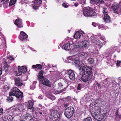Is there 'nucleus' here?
Instances as JSON below:
<instances>
[{
    "mask_svg": "<svg viewBox=\"0 0 121 121\" xmlns=\"http://www.w3.org/2000/svg\"><path fill=\"white\" fill-rule=\"evenodd\" d=\"M91 115L94 119L99 121L101 120L105 116V114L104 111H102L100 113L96 114L92 113Z\"/></svg>",
    "mask_w": 121,
    "mask_h": 121,
    "instance_id": "nucleus-7",
    "label": "nucleus"
},
{
    "mask_svg": "<svg viewBox=\"0 0 121 121\" xmlns=\"http://www.w3.org/2000/svg\"><path fill=\"white\" fill-rule=\"evenodd\" d=\"M50 121H57L60 118V115L58 111L52 108L50 110Z\"/></svg>",
    "mask_w": 121,
    "mask_h": 121,
    "instance_id": "nucleus-3",
    "label": "nucleus"
},
{
    "mask_svg": "<svg viewBox=\"0 0 121 121\" xmlns=\"http://www.w3.org/2000/svg\"><path fill=\"white\" fill-rule=\"evenodd\" d=\"M62 5L63 7L65 8H66L68 7L67 5L65 3H63L62 4Z\"/></svg>",
    "mask_w": 121,
    "mask_h": 121,
    "instance_id": "nucleus-52",
    "label": "nucleus"
},
{
    "mask_svg": "<svg viewBox=\"0 0 121 121\" xmlns=\"http://www.w3.org/2000/svg\"><path fill=\"white\" fill-rule=\"evenodd\" d=\"M68 105H69V104H65L64 105V107H65L66 108V107H68Z\"/></svg>",
    "mask_w": 121,
    "mask_h": 121,
    "instance_id": "nucleus-56",
    "label": "nucleus"
},
{
    "mask_svg": "<svg viewBox=\"0 0 121 121\" xmlns=\"http://www.w3.org/2000/svg\"><path fill=\"white\" fill-rule=\"evenodd\" d=\"M88 55V54L87 53L85 52H82L78 54V56L83 59L87 58Z\"/></svg>",
    "mask_w": 121,
    "mask_h": 121,
    "instance_id": "nucleus-19",
    "label": "nucleus"
},
{
    "mask_svg": "<svg viewBox=\"0 0 121 121\" xmlns=\"http://www.w3.org/2000/svg\"><path fill=\"white\" fill-rule=\"evenodd\" d=\"M27 109L28 110V109H30V110H31L32 111V112H33L34 113L35 112V108H34L33 107V106L32 107V108H27Z\"/></svg>",
    "mask_w": 121,
    "mask_h": 121,
    "instance_id": "nucleus-44",
    "label": "nucleus"
},
{
    "mask_svg": "<svg viewBox=\"0 0 121 121\" xmlns=\"http://www.w3.org/2000/svg\"><path fill=\"white\" fill-rule=\"evenodd\" d=\"M79 43L81 45L82 44L83 47H86L88 46V42L86 40L83 41L81 42H79Z\"/></svg>",
    "mask_w": 121,
    "mask_h": 121,
    "instance_id": "nucleus-26",
    "label": "nucleus"
},
{
    "mask_svg": "<svg viewBox=\"0 0 121 121\" xmlns=\"http://www.w3.org/2000/svg\"><path fill=\"white\" fill-rule=\"evenodd\" d=\"M83 13L86 17H94L97 16L94 10L89 7L84 8Z\"/></svg>",
    "mask_w": 121,
    "mask_h": 121,
    "instance_id": "nucleus-2",
    "label": "nucleus"
},
{
    "mask_svg": "<svg viewBox=\"0 0 121 121\" xmlns=\"http://www.w3.org/2000/svg\"><path fill=\"white\" fill-rule=\"evenodd\" d=\"M13 59V58L11 56L10 57H7L6 58V59H7L8 60H10H10H12Z\"/></svg>",
    "mask_w": 121,
    "mask_h": 121,
    "instance_id": "nucleus-53",
    "label": "nucleus"
},
{
    "mask_svg": "<svg viewBox=\"0 0 121 121\" xmlns=\"http://www.w3.org/2000/svg\"><path fill=\"white\" fill-rule=\"evenodd\" d=\"M9 95L16 96L18 99H22L23 97V93L16 87H13L10 91Z\"/></svg>",
    "mask_w": 121,
    "mask_h": 121,
    "instance_id": "nucleus-4",
    "label": "nucleus"
},
{
    "mask_svg": "<svg viewBox=\"0 0 121 121\" xmlns=\"http://www.w3.org/2000/svg\"><path fill=\"white\" fill-rule=\"evenodd\" d=\"M34 101L33 99L30 100L28 102V104L27 106V108H32L34 105Z\"/></svg>",
    "mask_w": 121,
    "mask_h": 121,
    "instance_id": "nucleus-25",
    "label": "nucleus"
},
{
    "mask_svg": "<svg viewBox=\"0 0 121 121\" xmlns=\"http://www.w3.org/2000/svg\"><path fill=\"white\" fill-rule=\"evenodd\" d=\"M3 113H1V112H0V115H2V114Z\"/></svg>",
    "mask_w": 121,
    "mask_h": 121,
    "instance_id": "nucleus-62",
    "label": "nucleus"
},
{
    "mask_svg": "<svg viewBox=\"0 0 121 121\" xmlns=\"http://www.w3.org/2000/svg\"><path fill=\"white\" fill-rule=\"evenodd\" d=\"M7 61H6L4 62V65L6 67L8 68V64L7 63Z\"/></svg>",
    "mask_w": 121,
    "mask_h": 121,
    "instance_id": "nucleus-51",
    "label": "nucleus"
},
{
    "mask_svg": "<svg viewBox=\"0 0 121 121\" xmlns=\"http://www.w3.org/2000/svg\"><path fill=\"white\" fill-rule=\"evenodd\" d=\"M103 9V10L102 12L104 15H107L108 14V12L107 8H106L104 7Z\"/></svg>",
    "mask_w": 121,
    "mask_h": 121,
    "instance_id": "nucleus-34",
    "label": "nucleus"
},
{
    "mask_svg": "<svg viewBox=\"0 0 121 121\" xmlns=\"http://www.w3.org/2000/svg\"><path fill=\"white\" fill-rule=\"evenodd\" d=\"M88 62L90 64H93L94 63L93 60L91 58H90L87 60Z\"/></svg>",
    "mask_w": 121,
    "mask_h": 121,
    "instance_id": "nucleus-35",
    "label": "nucleus"
},
{
    "mask_svg": "<svg viewBox=\"0 0 121 121\" xmlns=\"http://www.w3.org/2000/svg\"><path fill=\"white\" fill-rule=\"evenodd\" d=\"M97 26L98 27L99 29L102 28V29H103V27L104 25L103 24H101L99 25H97Z\"/></svg>",
    "mask_w": 121,
    "mask_h": 121,
    "instance_id": "nucleus-43",
    "label": "nucleus"
},
{
    "mask_svg": "<svg viewBox=\"0 0 121 121\" xmlns=\"http://www.w3.org/2000/svg\"><path fill=\"white\" fill-rule=\"evenodd\" d=\"M62 92V91H55L54 94H59L61 93Z\"/></svg>",
    "mask_w": 121,
    "mask_h": 121,
    "instance_id": "nucleus-48",
    "label": "nucleus"
},
{
    "mask_svg": "<svg viewBox=\"0 0 121 121\" xmlns=\"http://www.w3.org/2000/svg\"><path fill=\"white\" fill-rule=\"evenodd\" d=\"M9 0H2L1 1L2 4H5L9 2Z\"/></svg>",
    "mask_w": 121,
    "mask_h": 121,
    "instance_id": "nucleus-39",
    "label": "nucleus"
},
{
    "mask_svg": "<svg viewBox=\"0 0 121 121\" xmlns=\"http://www.w3.org/2000/svg\"><path fill=\"white\" fill-rule=\"evenodd\" d=\"M24 109L23 105L21 104H18L16 106L15 109V111H21Z\"/></svg>",
    "mask_w": 121,
    "mask_h": 121,
    "instance_id": "nucleus-20",
    "label": "nucleus"
},
{
    "mask_svg": "<svg viewBox=\"0 0 121 121\" xmlns=\"http://www.w3.org/2000/svg\"><path fill=\"white\" fill-rule=\"evenodd\" d=\"M94 4H103L104 3V1L103 0H91Z\"/></svg>",
    "mask_w": 121,
    "mask_h": 121,
    "instance_id": "nucleus-24",
    "label": "nucleus"
},
{
    "mask_svg": "<svg viewBox=\"0 0 121 121\" xmlns=\"http://www.w3.org/2000/svg\"><path fill=\"white\" fill-rule=\"evenodd\" d=\"M15 84L17 86H20L23 85V83L19 78H17L15 81Z\"/></svg>",
    "mask_w": 121,
    "mask_h": 121,
    "instance_id": "nucleus-18",
    "label": "nucleus"
},
{
    "mask_svg": "<svg viewBox=\"0 0 121 121\" xmlns=\"http://www.w3.org/2000/svg\"><path fill=\"white\" fill-rule=\"evenodd\" d=\"M0 111L1 113H3V108H1L0 109Z\"/></svg>",
    "mask_w": 121,
    "mask_h": 121,
    "instance_id": "nucleus-57",
    "label": "nucleus"
},
{
    "mask_svg": "<svg viewBox=\"0 0 121 121\" xmlns=\"http://www.w3.org/2000/svg\"><path fill=\"white\" fill-rule=\"evenodd\" d=\"M50 91L52 93L54 94V93L55 91V89L53 88H51L50 90Z\"/></svg>",
    "mask_w": 121,
    "mask_h": 121,
    "instance_id": "nucleus-46",
    "label": "nucleus"
},
{
    "mask_svg": "<svg viewBox=\"0 0 121 121\" xmlns=\"http://www.w3.org/2000/svg\"><path fill=\"white\" fill-rule=\"evenodd\" d=\"M79 1L81 4H83L86 3V0H79Z\"/></svg>",
    "mask_w": 121,
    "mask_h": 121,
    "instance_id": "nucleus-41",
    "label": "nucleus"
},
{
    "mask_svg": "<svg viewBox=\"0 0 121 121\" xmlns=\"http://www.w3.org/2000/svg\"><path fill=\"white\" fill-rule=\"evenodd\" d=\"M90 109L91 113H95L96 114L101 113V112L103 111L102 110H101L100 107L97 106L94 107H91Z\"/></svg>",
    "mask_w": 121,
    "mask_h": 121,
    "instance_id": "nucleus-11",
    "label": "nucleus"
},
{
    "mask_svg": "<svg viewBox=\"0 0 121 121\" xmlns=\"http://www.w3.org/2000/svg\"><path fill=\"white\" fill-rule=\"evenodd\" d=\"M75 45L74 43L70 44L67 43L64 45L63 48L66 50H73L75 49Z\"/></svg>",
    "mask_w": 121,
    "mask_h": 121,
    "instance_id": "nucleus-9",
    "label": "nucleus"
},
{
    "mask_svg": "<svg viewBox=\"0 0 121 121\" xmlns=\"http://www.w3.org/2000/svg\"><path fill=\"white\" fill-rule=\"evenodd\" d=\"M103 29L106 30L107 29H108V27L107 26H104Z\"/></svg>",
    "mask_w": 121,
    "mask_h": 121,
    "instance_id": "nucleus-55",
    "label": "nucleus"
},
{
    "mask_svg": "<svg viewBox=\"0 0 121 121\" xmlns=\"http://www.w3.org/2000/svg\"><path fill=\"white\" fill-rule=\"evenodd\" d=\"M20 121H26L24 120H21Z\"/></svg>",
    "mask_w": 121,
    "mask_h": 121,
    "instance_id": "nucleus-64",
    "label": "nucleus"
},
{
    "mask_svg": "<svg viewBox=\"0 0 121 121\" xmlns=\"http://www.w3.org/2000/svg\"><path fill=\"white\" fill-rule=\"evenodd\" d=\"M70 97H67L66 98H65V100L66 101H68L70 99Z\"/></svg>",
    "mask_w": 121,
    "mask_h": 121,
    "instance_id": "nucleus-50",
    "label": "nucleus"
},
{
    "mask_svg": "<svg viewBox=\"0 0 121 121\" xmlns=\"http://www.w3.org/2000/svg\"><path fill=\"white\" fill-rule=\"evenodd\" d=\"M92 25L94 27H96L97 25L96 24L95 22H93L92 23Z\"/></svg>",
    "mask_w": 121,
    "mask_h": 121,
    "instance_id": "nucleus-54",
    "label": "nucleus"
},
{
    "mask_svg": "<svg viewBox=\"0 0 121 121\" xmlns=\"http://www.w3.org/2000/svg\"><path fill=\"white\" fill-rule=\"evenodd\" d=\"M60 86H63V85L62 84H60Z\"/></svg>",
    "mask_w": 121,
    "mask_h": 121,
    "instance_id": "nucleus-63",
    "label": "nucleus"
},
{
    "mask_svg": "<svg viewBox=\"0 0 121 121\" xmlns=\"http://www.w3.org/2000/svg\"><path fill=\"white\" fill-rule=\"evenodd\" d=\"M75 48H82V44L81 45L79 43V42L77 43L76 45H75Z\"/></svg>",
    "mask_w": 121,
    "mask_h": 121,
    "instance_id": "nucleus-37",
    "label": "nucleus"
},
{
    "mask_svg": "<svg viewBox=\"0 0 121 121\" xmlns=\"http://www.w3.org/2000/svg\"><path fill=\"white\" fill-rule=\"evenodd\" d=\"M35 85L33 84V86H30V88L32 90H34L35 88Z\"/></svg>",
    "mask_w": 121,
    "mask_h": 121,
    "instance_id": "nucleus-49",
    "label": "nucleus"
},
{
    "mask_svg": "<svg viewBox=\"0 0 121 121\" xmlns=\"http://www.w3.org/2000/svg\"><path fill=\"white\" fill-rule=\"evenodd\" d=\"M44 76H41L39 79L40 81L41 82L42 84L49 87H51V85L50 84L49 81L47 78L44 79Z\"/></svg>",
    "mask_w": 121,
    "mask_h": 121,
    "instance_id": "nucleus-13",
    "label": "nucleus"
},
{
    "mask_svg": "<svg viewBox=\"0 0 121 121\" xmlns=\"http://www.w3.org/2000/svg\"><path fill=\"white\" fill-rule=\"evenodd\" d=\"M90 96L88 94H86L84 97H83L81 100L80 101V103L82 104H83L86 102L88 99H89Z\"/></svg>",
    "mask_w": 121,
    "mask_h": 121,
    "instance_id": "nucleus-21",
    "label": "nucleus"
},
{
    "mask_svg": "<svg viewBox=\"0 0 121 121\" xmlns=\"http://www.w3.org/2000/svg\"><path fill=\"white\" fill-rule=\"evenodd\" d=\"M17 0H10V2L8 3H9V6H11L14 4L16 3Z\"/></svg>",
    "mask_w": 121,
    "mask_h": 121,
    "instance_id": "nucleus-32",
    "label": "nucleus"
},
{
    "mask_svg": "<svg viewBox=\"0 0 121 121\" xmlns=\"http://www.w3.org/2000/svg\"><path fill=\"white\" fill-rule=\"evenodd\" d=\"M119 6L120 10L119 11L118 10V5L117 4L112 5L111 7L114 10L115 13L118 14L119 12L121 13V0L119 4Z\"/></svg>",
    "mask_w": 121,
    "mask_h": 121,
    "instance_id": "nucleus-12",
    "label": "nucleus"
},
{
    "mask_svg": "<svg viewBox=\"0 0 121 121\" xmlns=\"http://www.w3.org/2000/svg\"><path fill=\"white\" fill-rule=\"evenodd\" d=\"M96 85L98 86V87H99L100 86V84L98 83H97L96 84Z\"/></svg>",
    "mask_w": 121,
    "mask_h": 121,
    "instance_id": "nucleus-59",
    "label": "nucleus"
},
{
    "mask_svg": "<svg viewBox=\"0 0 121 121\" xmlns=\"http://www.w3.org/2000/svg\"><path fill=\"white\" fill-rule=\"evenodd\" d=\"M81 35H82L83 38L84 39L86 38L87 35L82 30L76 31L74 35V37L76 39L78 38L80 39L81 37Z\"/></svg>",
    "mask_w": 121,
    "mask_h": 121,
    "instance_id": "nucleus-10",
    "label": "nucleus"
},
{
    "mask_svg": "<svg viewBox=\"0 0 121 121\" xmlns=\"http://www.w3.org/2000/svg\"><path fill=\"white\" fill-rule=\"evenodd\" d=\"M77 57L76 55L69 56L68 58V62L72 63L73 65L76 66L80 65V61Z\"/></svg>",
    "mask_w": 121,
    "mask_h": 121,
    "instance_id": "nucleus-5",
    "label": "nucleus"
},
{
    "mask_svg": "<svg viewBox=\"0 0 121 121\" xmlns=\"http://www.w3.org/2000/svg\"><path fill=\"white\" fill-rule=\"evenodd\" d=\"M49 99L51 100H54L55 99L56 97L53 95H50L49 96Z\"/></svg>",
    "mask_w": 121,
    "mask_h": 121,
    "instance_id": "nucleus-38",
    "label": "nucleus"
},
{
    "mask_svg": "<svg viewBox=\"0 0 121 121\" xmlns=\"http://www.w3.org/2000/svg\"><path fill=\"white\" fill-rule=\"evenodd\" d=\"M97 40L98 41L96 42L95 44L96 45L99 46L100 48L103 46V44L101 42L99 41L98 40Z\"/></svg>",
    "mask_w": 121,
    "mask_h": 121,
    "instance_id": "nucleus-33",
    "label": "nucleus"
},
{
    "mask_svg": "<svg viewBox=\"0 0 121 121\" xmlns=\"http://www.w3.org/2000/svg\"><path fill=\"white\" fill-rule=\"evenodd\" d=\"M9 89V86L8 85H5L3 87L2 91L5 92L7 91Z\"/></svg>",
    "mask_w": 121,
    "mask_h": 121,
    "instance_id": "nucleus-29",
    "label": "nucleus"
},
{
    "mask_svg": "<svg viewBox=\"0 0 121 121\" xmlns=\"http://www.w3.org/2000/svg\"><path fill=\"white\" fill-rule=\"evenodd\" d=\"M18 71L17 73L16 71H14L15 73L16 74V76H18L21 75L22 74V73H25L27 71L26 68L24 66H22L21 70V67L20 66H18Z\"/></svg>",
    "mask_w": 121,
    "mask_h": 121,
    "instance_id": "nucleus-8",
    "label": "nucleus"
},
{
    "mask_svg": "<svg viewBox=\"0 0 121 121\" xmlns=\"http://www.w3.org/2000/svg\"><path fill=\"white\" fill-rule=\"evenodd\" d=\"M14 24L18 27L19 28L22 27L23 26V25L21 19H19L15 20Z\"/></svg>",
    "mask_w": 121,
    "mask_h": 121,
    "instance_id": "nucleus-17",
    "label": "nucleus"
},
{
    "mask_svg": "<svg viewBox=\"0 0 121 121\" xmlns=\"http://www.w3.org/2000/svg\"><path fill=\"white\" fill-rule=\"evenodd\" d=\"M82 88L81 86V84H78V86L77 87V89L78 90H80Z\"/></svg>",
    "mask_w": 121,
    "mask_h": 121,
    "instance_id": "nucleus-45",
    "label": "nucleus"
},
{
    "mask_svg": "<svg viewBox=\"0 0 121 121\" xmlns=\"http://www.w3.org/2000/svg\"><path fill=\"white\" fill-rule=\"evenodd\" d=\"M9 96L6 99L7 101L9 102H11L13 100V98L12 96V95H9Z\"/></svg>",
    "mask_w": 121,
    "mask_h": 121,
    "instance_id": "nucleus-31",
    "label": "nucleus"
},
{
    "mask_svg": "<svg viewBox=\"0 0 121 121\" xmlns=\"http://www.w3.org/2000/svg\"><path fill=\"white\" fill-rule=\"evenodd\" d=\"M104 19L105 22L106 23H108L110 22L111 21L110 18L108 14L106 15H104Z\"/></svg>",
    "mask_w": 121,
    "mask_h": 121,
    "instance_id": "nucleus-23",
    "label": "nucleus"
},
{
    "mask_svg": "<svg viewBox=\"0 0 121 121\" xmlns=\"http://www.w3.org/2000/svg\"><path fill=\"white\" fill-rule=\"evenodd\" d=\"M121 63V61H117L116 63V65L117 66H119Z\"/></svg>",
    "mask_w": 121,
    "mask_h": 121,
    "instance_id": "nucleus-47",
    "label": "nucleus"
},
{
    "mask_svg": "<svg viewBox=\"0 0 121 121\" xmlns=\"http://www.w3.org/2000/svg\"><path fill=\"white\" fill-rule=\"evenodd\" d=\"M37 110L39 114L42 115H44L45 114L44 112V109H39L38 108Z\"/></svg>",
    "mask_w": 121,
    "mask_h": 121,
    "instance_id": "nucleus-28",
    "label": "nucleus"
},
{
    "mask_svg": "<svg viewBox=\"0 0 121 121\" xmlns=\"http://www.w3.org/2000/svg\"><path fill=\"white\" fill-rule=\"evenodd\" d=\"M117 118H119L120 119H121V115H119L118 114L117 112L116 114V115L115 117V119L116 120H117Z\"/></svg>",
    "mask_w": 121,
    "mask_h": 121,
    "instance_id": "nucleus-40",
    "label": "nucleus"
},
{
    "mask_svg": "<svg viewBox=\"0 0 121 121\" xmlns=\"http://www.w3.org/2000/svg\"><path fill=\"white\" fill-rule=\"evenodd\" d=\"M67 74L69 75V77L71 80H73L75 79V74L72 70H70L67 72Z\"/></svg>",
    "mask_w": 121,
    "mask_h": 121,
    "instance_id": "nucleus-15",
    "label": "nucleus"
},
{
    "mask_svg": "<svg viewBox=\"0 0 121 121\" xmlns=\"http://www.w3.org/2000/svg\"><path fill=\"white\" fill-rule=\"evenodd\" d=\"M42 65L39 64L36 65H33L32 66V68L34 69L36 68L38 69L39 70H40L42 69Z\"/></svg>",
    "mask_w": 121,
    "mask_h": 121,
    "instance_id": "nucleus-27",
    "label": "nucleus"
},
{
    "mask_svg": "<svg viewBox=\"0 0 121 121\" xmlns=\"http://www.w3.org/2000/svg\"><path fill=\"white\" fill-rule=\"evenodd\" d=\"M74 108L72 107H69L65 109V116L68 118H70L72 116L74 112Z\"/></svg>",
    "mask_w": 121,
    "mask_h": 121,
    "instance_id": "nucleus-6",
    "label": "nucleus"
},
{
    "mask_svg": "<svg viewBox=\"0 0 121 121\" xmlns=\"http://www.w3.org/2000/svg\"><path fill=\"white\" fill-rule=\"evenodd\" d=\"M36 83V82L35 81H34L33 82V84L34 85H35V84Z\"/></svg>",
    "mask_w": 121,
    "mask_h": 121,
    "instance_id": "nucleus-61",
    "label": "nucleus"
},
{
    "mask_svg": "<svg viewBox=\"0 0 121 121\" xmlns=\"http://www.w3.org/2000/svg\"><path fill=\"white\" fill-rule=\"evenodd\" d=\"M95 37L93 36H91L90 38V39L91 40V42H92L93 43H95L97 41V39L95 38Z\"/></svg>",
    "mask_w": 121,
    "mask_h": 121,
    "instance_id": "nucleus-30",
    "label": "nucleus"
},
{
    "mask_svg": "<svg viewBox=\"0 0 121 121\" xmlns=\"http://www.w3.org/2000/svg\"><path fill=\"white\" fill-rule=\"evenodd\" d=\"M28 38V36L24 32L21 31L20 35L19 36V38L22 41Z\"/></svg>",
    "mask_w": 121,
    "mask_h": 121,
    "instance_id": "nucleus-16",
    "label": "nucleus"
},
{
    "mask_svg": "<svg viewBox=\"0 0 121 121\" xmlns=\"http://www.w3.org/2000/svg\"><path fill=\"white\" fill-rule=\"evenodd\" d=\"M78 5V3H75L74 4V6L75 7L77 6Z\"/></svg>",
    "mask_w": 121,
    "mask_h": 121,
    "instance_id": "nucleus-58",
    "label": "nucleus"
},
{
    "mask_svg": "<svg viewBox=\"0 0 121 121\" xmlns=\"http://www.w3.org/2000/svg\"><path fill=\"white\" fill-rule=\"evenodd\" d=\"M82 70L80 73L81 76V80L84 82L93 81L95 78L92 74V69L89 67L84 65L82 67Z\"/></svg>",
    "mask_w": 121,
    "mask_h": 121,
    "instance_id": "nucleus-1",
    "label": "nucleus"
},
{
    "mask_svg": "<svg viewBox=\"0 0 121 121\" xmlns=\"http://www.w3.org/2000/svg\"><path fill=\"white\" fill-rule=\"evenodd\" d=\"M23 118L24 119H28L29 121H32L33 118L31 115L29 114H26L24 115Z\"/></svg>",
    "mask_w": 121,
    "mask_h": 121,
    "instance_id": "nucleus-22",
    "label": "nucleus"
},
{
    "mask_svg": "<svg viewBox=\"0 0 121 121\" xmlns=\"http://www.w3.org/2000/svg\"><path fill=\"white\" fill-rule=\"evenodd\" d=\"M82 121H92V119L91 117H89L84 119Z\"/></svg>",
    "mask_w": 121,
    "mask_h": 121,
    "instance_id": "nucleus-36",
    "label": "nucleus"
},
{
    "mask_svg": "<svg viewBox=\"0 0 121 121\" xmlns=\"http://www.w3.org/2000/svg\"><path fill=\"white\" fill-rule=\"evenodd\" d=\"M42 2V0H35L33 2V8L35 9H38Z\"/></svg>",
    "mask_w": 121,
    "mask_h": 121,
    "instance_id": "nucleus-14",
    "label": "nucleus"
},
{
    "mask_svg": "<svg viewBox=\"0 0 121 121\" xmlns=\"http://www.w3.org/2000/svg\"><path fill=\"white\" fill-rule=\"evenodd\" d=\"M42 106V105L40 104H39V107L41 108Z\"/></svg>",
    "mask_w": 121,
    "mask_h": 121,
    "instance_id": "nucleus-60",
    "label": "nucleus"
},
{
    "mask_svg": "<svg viewBox=\"0 0 121 121\" xmlns=\"http://www.w3.org/2000/svg\"><path fill=\"white\" fill-rule=\"evenodd\" d=\"M43 70H41L40 71L39 73V79H40V78L41 76H42V75H43Z\"/></svg>",
    "mask_w": 121,
    "mask_h": 121,
    "instance_id": "nucleus-42",
    "label": "nucleus"
}]
</instances>
